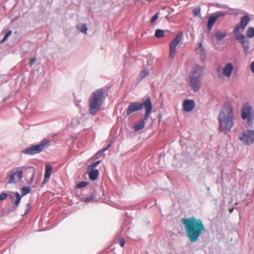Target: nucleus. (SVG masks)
I'll list each match as a JSON object with an SVG mask.
<instances>
[{
    "label": "nucleus",
    "instance_id": "28",
    "mask_svg": "<svg viewBox=\"0 0 254 254\" xmlns=\"http://www.w3.org/2000/svg\"><path fill=\"white\" fill-rule=\"evenodd\" d=\"M200 11V8L199 7H197L193 9L192 12L195 16H196L199 13Z\"/></svg>",
    "mask_w": 254,
    "mask_h": 254
},
{
    "label": "nucleus",
    "instance_id": "17",
    "mask_svg": "<svg viewBox=\"0 0 254 254\" xmlns=\"http://www.w3.org/2000/svg\"><path fill=\"white\" fill-rule=\"evenodd\" d=\"M217 19L218 16H216L215 15L211 16L208 18L207 22L208 29H211Z\"/></svg>",
    "mask_w": 254,
    "mask_h": 254
},
{
    "label": "nucleus",
    "instance_id": "35",
    "mask_svg": "<svg viewBox=\"0 0 254 254\" xmlns=\"http://www.w3.org/2000/svg\"><path fill=\"white\" fill-rule=\"evenodd\" d=\"M35 171H33L31 179H30V182L29 183L30 184H31L34 181V177H35Z\"/></svg>",
    "mask_w": 254,
    "mask_h": 254
},
{
    "label": "nucleus",
    "instance_id": "32",
    "mask_svg": "<svg viewBox=\"0 0 254 254\" xmlns=\"http://www.w3.org/2000/svg\"><path fill=\"white\" fill-rule=\"evenodd\" d=\"M119 243L122 247H124L125 244V241L123 238H121L119 240Z\"/></svg>",
    "mask_w": 254,
    "mask_h": 254
},
{
    "label": "nucleus",
    "instance_id": "1",
    "mask_svg": "<svg viewBox=\"0 0 254 254\" xmlns=\"http://www.w3.org/2000/svg\"><path fill=\"white\" fill-rule=\"evenodd\" d=\"M181 221L187 237L191 243L197 241L202 233L206 230L201 219H196L194 216L182 218Z\"/></svg>",
    "mask_w": 254,
    "mask_h": 254
},
{
    "label": "nucleus",
    "instance_id": "5",
    "mask_svg": "<svg viewBox=\"0 0 254 254\" xmlns=\"http://www.w3.org/2000/svg\"><path fill=\"white\" fill-rule=\"evenodd\" d=\"M104 91L98 89L93 92L89 99V112L94 115L100 110L102 104L104 100Z\"/></svg>",
    "mask_w": 254,
    "mask_h": 254
},
{
    "label": "nucleus",
    "instance_id": "12",
    "mask_svg": "<svg viewBox=\"0 0 254 254\" xmlns=\"http://www.w3.org/2000/svg\"><path fill=\"white\" fill-rule=\"evenodd\" d=\"M30 191L31 188L29 187H24L21 189L22 196H21L18 192H16L15 194L16 197V199L15 202V205L16 206H18L20 202L21 197L29 193V192H30Z\"/></svg>",
    "mask_w": 254,
    "mask_h": 254
},
{
    "label": "nucleus",
    "instance_id": "9",
    "mask_svg": "<svg viewBox=\"0 0 254 254\" xmlns=\"http://www.w3.org/2000/svg\"><path fill=\"white\" fill-rule=\"evenodd\" d=\"M242 141H244L247 145H250L254 142V130H248L243 132V135L239 137Z\"/></svg>",
    "mask_w": 254,
    "mask_h": 254
},
{
    "label": "nucleus",
    "instance_id": "40",
    "mask_svg": "<svg viewBox=\"0 0 254 254\" xmlns=\"http://www.w3.org/2000/svg\"><path fill=\"white\" fill-rule=\"evenodd\" d=\"M27 211H28L30 209V205L28 203L26 204Z\"/></svg>",
    "mask_w": 254,
    "mask_h": 254
},
{
    "label": "nucleus",
    "instance_id": "7",
    "mask_svg": "<svg viewBox=\"0 0 254 254\" xmlns=\"http://www.w3.org/2000/svg\"><path fill=\"white\" fill-rule=\"evenodd\" d=\"M26 169V167H21L16 168V170L14 172L9 171L8 174L9 180L8 183L9 184H15L16 183L15 177H17L18 180L19 181H21L23 177V171H25Z\"/></svg>",
    "mask_w": 254,
    "mask_h": 254
},
{
    "label": "nucleus",
    "instance_id": "31",
    "mask_svg": "<svg viewBox=\"0 0 254 254\" xmlns=\"http://www.w3.org/2000/svg\"><path fill=\"white\" fill-rule=\"evenodd\" d=\"M196 51L203 52L204 49L203 48L202 44L201 43H199L198 47L196 49Z\"/></svg>",
    "mask_w": 254,
    "mask_h": 254
},
{
    "label": "nucleus",
    "instance_id": "41",
    "mask_svg": "<svg viewBox=\"0 0 254 254\" xmlns=\"http://www.w3.org/2000/svg\"><path fill=\"white\" fill-rule=\"evenodd\" d=\"M219 70H220V71H221V68H218V69H217V71H218V72H219Z\"/></svg>",
    "mask_w": 254,
    "mask_h": 254
},
{
    "label": "nucleus",
    "instance_id": "2",
    "mask_svg": "<svg viewBox=\"0 0 254 254\" xmlns=\"http://www.w3.org/2000/svg\"><path fill=\"white\" fill-rule=\"evenodd\" d=\"M234 119V113L232 106L229 103H225L218 117L219 131L226 134L232 128Z\"/></svg>",
    "mask_w": 254,
    "mask_h": 254
},
{
    "label": "nucleus",
    "instance_id": "20",
    "mask_svg": "<svg viewBox=\"0 0 254 254\" xmlns=\"http://www.w3.org/2000/svg\"><path fill=\"white\" fill-rule=\"evenodd\" d=\"M215 36L218 41H220L226 36V33L218 31L215 33Z\"/></svg>",
    "mask_w": 254,
    "mask_h": 254
},
{
    "label": "nucleus",
    "instance_id": "14",
    "mask_svg": "<svg viewBox=\"0 0 254 254\" xmlns=\"http://www.w3.org/2000/svg\"><path fill=\"white\" fill-rule=\"evenodd\" d=\"M183 106L184 111L189 112L194 109L195 104L192 100H186L184 101Z\"/></svg>",
    "mask_w": 254,
    "mask_h": 254
},
{
    "label": "nucleus",
    "instance_id": "11",
    "mask_svg": "<svg viewBox=\"0 0 254 254\" xmlns=\"http://www.w3.org/2000/svg\"><path fill=\"white\" fill-rule=\"evenodd\" d=\"M252 107L249 104H245L242 110L241 117L243 119H248L249 124H251Z\"/></svg>",
    "mask_w": 254,
    "mask_h": 254
},
{
    "label": "nucleus",
    "instance_id": "36",
    "mask_svg": "<svg viewBox=\"0 0 254 254\" xmlns=\"http://www.w3.org/2000/svg\"><path fill=\"white\" fill-rule=\"evenodd\" d=\"M225 15V13L223 12H219L217 13V14L215 15L216 16H218V18L219 17L223 16Z\"/></svg>",
    "mask_w": 254,
    "mask_h": 254
},
{
    "label": "nucleus",
    "instance_id": "24",
    "mask_svg": "<svg viewBox=\"0 0 254 254\" xmlns=\"http://www.w3.org/2000/svg\"><path fill=\"white\" fill-rule=\"evenodd\" d=\"M100 162L101 161L99 160L89 165L88 167V170H94V169L100 163Z\"/></svg>",
    "mask_w": 254,
    "mask_h": 254
},
{
    "label": "nucleus",
    "instance_id": "4",
    "mask_svg": "<svg viewBox=\"0 0 254 254\" xmlns=\"http://www.w3.org/2000/svg\"><path fill=\"white\" fill-rule=\"evenodd\" d=\"M143 108L145 109L144 120H147L150 117L153 109V105L151 99L147 98L142 103L133 102L130 103L127 110V114L129 115L132 113L141 110Z\"/></svg>",
    "mask_w": 254,
    "mask_h": 254
},
{
    "label": "nucleus",
    "instance_id": "33",
    "mask_svg": "<svg viewBox=\"0 0 254 254\" xmlns=\"http://www.w3.org/2000/svg\"><path fill=\"white\" fill-rule=\"evenodd\" d=\"M240 28H241V25L240 24H238L234 29L233 32L234 33H237L239 31Z\"/></svg>",
    "mask_w": 254,
    "mask_h": 254
},
{
    "label": "nucleus",
    "instance_id": "25",
    "mask_svg": "<svg viewBox=\"0 0 254 254\" xmlns=\"http://www.w3.org/2000/svg\"><path fill=\"white\" fill-rule=\"evenodd\" d=\"M80 31L83 33H86L87 31V28L86 24H82L79 27H78Z\"/></svg>",
    "mask_w": 254,
    "mask_h": 254
},
{
    "label": "nucleus",
    "instance_id": "27",
    "mask_svg": "<svg viewBox=\"0 0 254 254\" xmlns=\"http://www.w3.org/2000/svg\"><path fill=\"white\" fill-rule=\"evenodd\" d=\"M11 34V31H8L6 34L4 35V37L3 38L1 43H3L4 42V41H5L7 38Z\"/></svg>",
    "mask_w": 254,
    "mask_h": 254
},
{
    "label": "nucleus",
    "instance_id": "23",
    "mask_svg": "<svg viewBox=\"0 0 254 254\" xmlns=\"http://www.w3.org/2000/svg\"><path fill=\"white\" fill-rule=\"evenodd\" d=\"M110 144H109L106 147H105V148H103V149L102 150H99L96 154H95V158H98L100 157V156H101V155L106 150H107L108 148L110 147Z\"/></svg>",
    "mask_w": 254,
    "mask_h": 254
},
{
    "label": "nucleus",
    "instance_id": "18",
    "mask_svg": "<svg viewBox=\"0 0 254 254\" xmlns=\"http://www.w3.org/2000/svg\"><path fill=\"white\" fill-rule=\"evenodd\" d=\"M90 172L89 173V178L91 180L95 181L97 180L99 171L98 170H90Z\"/></svg>",
    "mask_w": 254,
    "mask_h": 254
},
{
    "label": "nucleus",
    "instance_id": "30",
    "mask_svg": "<svg viewBox=\"0 0 254 254\" xmlns=\"http://www.w3.org/2000/svg\"><path fill=\"white\" fill-rule=\"evenodd\" d=\"M159 13H156L150 19L151 23H154L158 18Z\"/></svg>",
    "mask_w": 254,
    "mask_h": 254
},
{
    "label": "nucleus",
    "instance_id": "16",
    "mask_svg": "<svg viewBox=\"0 0 254 254\" xmlns=\"http://www.w3.org/2000/svg\"><path fill=\"white\" fill-rule=\"evenodd\" d=\"M144 118L142 120L138 121L136 124H135L134 126V129L135 131H138L143 129L145 126V121Z\"/></svg>",
    "mask_w": 254,
    "mask_h": 254
},
{
    "label": "nucleus",
    "instance_id": "15",
    "mask_svg": "<svg viewBox=\"0 0 254 254\" xmlns=\"http://www.w3.org/2000/svg\"><path fill=\"white\" fill-rule=\"evenodd\" d=\"M52 171V167L49 164H47L46 165V170L44 175V180L43 181V183H46L49 180V178L51 176V173Z\"/></svg>",
    "mask_w": 254,
    "mask_h": 254
},
{
    "label": "nucleus",
    "instance_id": "6",
    "mask_svg": "<svg viewBox=\"0 0 254 254\" xmlns=\"http://www.w3.org/2000/svg\"><path fill=\"white\" fill-rule=\"evenodd\" d=\"M49 141L47 139H43L39 144L32 145L25 149L22 152L25 154L29 155L39 153L43 150L47 148L49 146Z\"/></svg>",
    "mask_w": 254,
    "mask_h": 254
},
{
    "label": "nucleus",
    "instance_id": "38",
    "mask_svg": "<svg viewBox=\"0 0 254 254\" xmlns=\"http://www.w3.org/2000/svg\"><path fill=\"white\" fill-rule=\"evenodd\" d=\"M36 61V59L35 58L31 59L30 60L31 65H32L33 64H34L35 63Z\"/></svg>",
    "mask_w": 254,
    "mask_h": 254
},
{
    "label": "nucleus",
    "instance_id": "26",
    "mask_svg": "<svg viewBox=\"0 0 254 254\" xmlns=\"http://www.w3.org/2000/svg\"><path fill=\"white\" fill-rule=\"evenodd\" d=\"M149 71L147 69H144L140 73V76L141 78H144L146 75L149 74Z\"/></svg>",
    "mask_w": 254,
    "mask_h": 254
},
{
    "label": "nucleus",
    "instance_id": "13",
    "mask_svg": "<svg viewBox=\"0 0 254 254\" xmlns=\"http://www.w3.org/2000/svg\"><path fill=\"white\" fill-rule=\"evenodd\" d=\"M234 70V66L231 63L227 64L222 68L223 74L228 78L231 76L232 72Z\"/></svg>",
    "mask_w": 254,
    "mask_h": 254
},
{
    "label": "nucleus",
    "instance_id": "21",
    "mask_svg": "<svg viewBox=\"0 0 254 254\" xmlns=\"http://www.w3.org/2000/svg\"><path fill=\"white\" fill-rule=\"evenodd\" d=\"M246 35L249 38L254 37V28L252 27L248 28L246 32Z\"/></svg>",
    "mask_w": 254,
    "mask_h": 254
},
{
    "label": "nucleus",
    "instance_id": "19",
    "mask_svg": "<svg viewBox=\"0 0 254 254\" xmlns=\"http://www.w3.org/2000/svg\"><path fill=\"white\" fill-rule=\"evenodd\" d=\"M250 21V18L248 16H245L242 17L240 24L241 25V28L244 29L246 26L248 25Z\"/></svg>",
    "mask_w": 254,
    "mask_h": 254
},
{
    "label": "nucleus",
    "instance_id": "8",
    "mask_svg": "<svg viewBox=\"0 0 254 254\" xmlns=\"http://www.w3.org/2000/svg\"><path fill=\"white\" fill-rule=\"evenodd\" d=\"M183 33L180 32L170 44V54L171 58H174L176 53V47L179 43L183 40Z\"/></svg>",
    "mask_w": 254,
    "mask_h": 254
},
{
    "label": "nucleus",
    "instance_id": "39",
    "mask_svg": "<svg viewBox=\"0 0 254 254\" xmlns=\"http://www.w3.org/2000/svg\"><path fill=\"white\" fill-rule=\"evenodd\" d=\"M92 199V197L89 196L85 198V201L88 202Z\"/></svg>",
    "mask_w": 254,
    "mask_h": 254
},
{
    "label": "nucleus",
    "instance_id": "10",
    "mask_svg": "<svg viewBox=\"0 0 254 254\" xmlns=\"http://www.w3.org/2000/svg\"><path fill=\"white\" fill-rule=\"evenodd\" d=\"M236 38L241 44L245 55H247L249 51V40H247L245 36L242 34H237Z\"/></svg>",
    "mask_w": 254,
    "mask_h": 254
},
{
    "label": "nucleus",
    "instance_id": "22",
    "mask_svg": "<svg viewBox=\"0 0 254 254\" xmlns=\"http://www.w3.org/2000/svg\"><path fill=\"white\" fill-rule=\"evenodd\" d=\"M155 36L158 38H161L165 36L164 30L157 29L155 32Z\"/></svg>",
    "mask_w": 254,
    "mask_h": 254
},
{
    "label": "nucleus",
    "instance_id": "37",
    "mask_svg": "<svg viewBox=\"0 0 254 254\" xmlns=\"http://www.w3.org/2000/svg\"><path fill=\"white\" fill-rule=\"evenodd\" d=\"M251 70L252 72L254 73V61L251 64Z\"/></svg>",
    "mask_w": 254,
    "mask_h": 254
},
{
    "label": "nucleus",
    "instance_id": "34",
    "mask_svg": "<svg viewBox=\"0 0 254 254\" xmlns=\"http://www.w3.org/2000/svg\"><path fill=\"white\" fill-rule=\"evenodd\" d=\"M7 196V195L6 193L3 192L0 194V200H2L5 199Z\"/></svg>",
    "mask_w": 254,
    "mask_h": 254
},
{
    "label": "nucleus",
    "instance_id": "29",
    "mask_svg": "<svg viewBox=\"0 0 254 254\" xmlns=\"http://www.w3.org/2000/svg\"><path fill=\"white\" fill-rule=\"evenodd\" d=\"M88 185V183L85 182H81L77 185L78 188H81L86 187Z\"/></svg>",
    "mask_w": 254,
    "mask_h": 254
},
{
    "label": "nucleus",
    "instance_id": "3",
    "mask_svg": "<svg viewBox=\"0 0 254 254\" xmlns=\"http://www.w3.org/2000/svg\"><path fill=\"white\" fill-rule=\"evenodd\" d=\"M204 73V69L202 66L197 64L195 65L192 68L189 75V85L194 92L200 89L201 81Z\"/></svg>",
    "mask_w": 254,
    "mask_h": 254
}]
</instances>
